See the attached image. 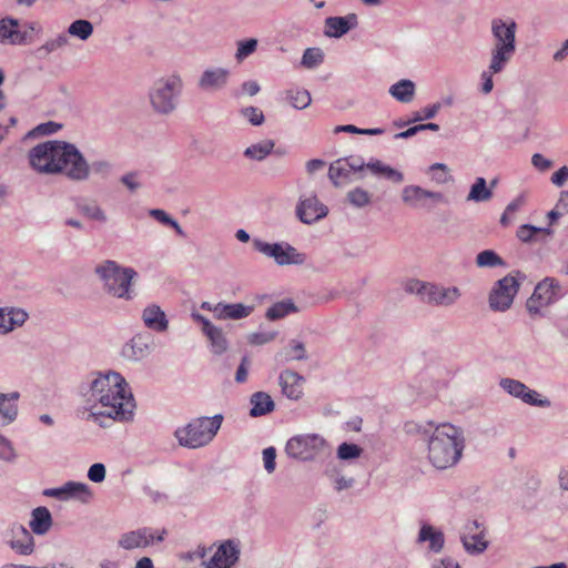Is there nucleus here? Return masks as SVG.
Returning a JSON list of instances; mask_svg holds the SVG:
<instances>
[{"label": "nucleus", "mask_w": 568, "mask_h": 568, "mask_svg": "<svg viewBox=\"0 0 568 568\" xmlns=\"http://www.w3.org/2000/svg\"><path fill=\"white\" fill-rule=\"evenodd\" d=\"M519 282L513 275L500 278L489 294V306L497 312L508 310L519 290Z\"/></svg>", "instance_id": "1a4fd4ad"}, {"label": "nucleus", "mask_w": 568, "mask_h": 568, "mask_svg": "<svg viewBox=\"0 0 568 568\" xmlns=\"http://www.w3.org/2000/svg\"><path fill=\"white\" fill-rule=\"evenodd\" d=\"M351 170L347 168L346 164H343L341 161H336L335 163L331 164L328 170L329 179L333 181L335 185H338L343 180H345Z\"/></svg>", "instance_id": "ea45409f"}, {"label": "nucleus", "mask_w": 568, "mask_h": 568, "mask_svg": "<svg viewBox=\"0 0 568 568\" xmlns=\"http://www.w3.org/2000/svg\"><path fill=\"white\" fill-rule=\"evenodd\" d=\"M369 168L376 172L385 174L387 178L394 180L395 182H402L403 181V174L395 171L394 169L389 166L383 165L381 162H376L369 165Z\"/></svg>", "instance_id": "3c124183"}, {"label": "nucleus", "mask_w": 568, "mask_h": 568, "mask_svg": "<svg viewBox=\"0 0 568 568\" xmlns=\"http://www.w3.org/2000/svg\"><path fill=\"white\" fill-rule=\"evenodd\" d=\"M521 204H523L521 200L517 199L507 205L505 212L503 213V215L500 217V224L503 226H508L511 224V222L515 217V214L520 209Z\"/></svg>", "instance_id": "09e8293b"}, {"label": "nucleus", "mask_w": 568, "mask_h": 568, "mask_svg": "<svg viewBox=\"0 0 568 568\" xmlns=\"http://www.w3.org/2000/svg\"><path fill=\"white\" fill-rule=\"evenodd\" d=\"M256 48H257L256 39H247V40L240 41L237 43V51H236L235 57L239 61H242L245 58H247L250 54L255 52Z\"/></svg>", "instance_id": "c03bdc74"}, {"label": "nucleus", "mask_w": 568, "mask_h": 568, "mask_svg": "<svg viewBox=\"0 0 568 568\" xmlns=\"http://www.w3.org/2000/svg\"><path fill=\"white\" fill-rule=\"evenodd\" d=\"M202 307L212 311L217 320H241L247 317L253 312L252 306H246L241 303H219L213 308L210 307L209 303H203Z\"/></svg>", "instance_id": "2eb2a0df"}, {"label": "nucleus", "mask_w": 568, "mask_h": 568, "mask_svg": "<svg viewBox=\"0 0 568 568\" xmlns=\"http://www.w3.org/2000/svg\"><path fill=\"white\" fill-rule=\"evenodd\" d=\"M28 31H21L18 20L1 19L0 20V42L10 44H21L27 41Z\"/></svg>", "instance_id": "6ab92c4d"}, {"label": "nucleus", "mask_w": 568, "mask_h": 568, "mask_svg": "<svg viewBox=\"0 0 568 568\" xmlns=\"http://www.w3.org/2000/svg\"><path fill=\"white\" fill-rule=\"evenodd\" d=\"M283 394L291 399H298L303 395L304 379L297 373L285 371L280 375Z\"/></svg>", "instance_id": "4be33fe9"}, {"label": "nucleus", "mask_w": 568, "mask_h": 568, "mask_svg": "<svg viewBox=\"0 0 568 568\" xmlns=\"http://www.w3.org/2000/svg\"><path fill=\"white\" fill-rule=\"evenodd\" d=\"M419 541H429L430 550L438 552L444 546V535L434 530L432 526L424 525L419 531Z\"/></svg>", "instance_id": "c85d7f7f"}, {"label": "nucleus", "mask_w": 568, "mask_h": 568, "mask_svg": "<svg viewBox=\"0 0 568 568\" xmlns=\"http://www.w3.org/2000/svg\"><path fill=\"white\" fill-rule=\"evenodd\" d=\"M255 248L268 257H273L278 265L302 264L304 256L287 243L254 242Z\"/></svg>", "instance_id": "9b49d317"}, {"label": "nucleus", "mask_w": 568, "mask_h": 568, "mask_svg": "<svg viewBox=\"0 0 568 568\" xmlns=\"http://www.w3.org/2000/svg\"><path fill=\"white\" fill-rule=\"evenodd\" d=\"M223 416L217 414L213 417H201L193 419L187 426L179 428L175 436L182 446L199 448L209 444L221 427Z\"/></svg>", "instance_id": "39448f33"}, {"label": "nucleus", "mask_w": 568, "mask_h": 568, "mask_svg": "<svg viewBox=\"0 0 568 568\" xmlns=\"http://www.w3.org/2000/svg\"><path fill=\"white\" fill-rule=\"evenodd\" d=\"M559 286L552 278H545L536 287L527 301V310L530 314H539L541 308L555 302L558 297Z\"/></svg>", "instance_id": "f8f14e48"}, {"label": "nucleus", "mask_w": 568, "mask_h": 568, "mask_svg": "<svg viewBox=\"0 0 568 568\" xmlns=\"http://www.w3.org/2000/svg\"><path fill=\"white\" fill-rule=\"evenodd\" d=\"M88 477L93 483H101L105 478V467L103 464H93L88 471Z\"/></svg>", "instance_id": "864d4df0"}, {"label": "nucleus", "mask_w": 568, "mask_h": 568, "mask_svg": "<svg viewBox=\"0 0 568 568\" xmlns=\"http://www.w3.org/2000/svg\"><path fill=\"white\" fill-rule=\"evenodd\" d=\"M7 324L10 325V331L17 326H21L28 318L27 312L20 308H12L6 313Z\"/></svg>", "instance_id": "a18cd8bd"}, {"label": "nucleus", "mask_w": 568, "mask_h": 568, "mask_svg": "<svg viewBox=\"0 0 568 568\" xmlns=\"http://www.w3.org/2000/svg\"><path fill=\"white\" fill-rule=\"evenodd\" d=\"M16 450L9 439L0 434V459L12 462L16 459Z\"/></svg>", "instance_id": "8fccbe9b"}, {"label": "nucleus", "mask_w": 568, "mask_h": 568, "mask_svg": "<svg viewBox=\"0 0 568 568\" xmlns=\"http://www.w3.org/2000/svg\"><path fill=\"white\" fill-rule=\"evenodd\" d=\"M20 395L18 392H13L7 395V399L0 403V415L4 419L6 424L12 423L18 415L17 400Z\"/></svg>", "instance_id": "7c9ffc66"}, {"label": "nucleus", "mask_w": 568, "mask_h": 568, "mask_svg": "<svg viewBox=\"0 0 568 568\" xmlns=\"http://www.w3.org/2000/svg\"><path fill=\"white\" fill-rule=\"evenodd\" d=\"M465 447L463 430L450 423L435 426L427 440V458L437 469L455 466Z\"/></svg>", "instance_id": "20e7f679"}, {"label": "nucleus", "mask_w": 568, "mask_h": 568, "mask_svg": "<svg viewBox=\"0 0 568 568\" xmlns=\"http://www.w3.org/2000/svg\"><path fill=\"white\" fill-rule=\"evenodd\" d=\"M286 99L295 109H305L307 108L311 102V94L305 89H291L286 91Z\"/></svg>", "instance_id": "c9c22d12"}, {"label": "nucleus", "mask_w": 568, "mask_h": 568, "mask_svg": "<svg viewBox=\"0 0 568 568\" xmlns=\"http://www.w3.org/2000/svg\"><path fill=\"white\" fill-rule=\"evenodd\" d=\"M91 397L97 403L93 415L115 420H129L133 416L135 402L128 383L119 373L99 374L91 384Z\"/></svg>", "instance_id": "f03ea898"}, {"label": "nucleus", "mask_w": 568, "mask_h": 568, "mask_svg": "<svg viewBox=\"0 0 568 568\" xmlns=\"http://www.w3.org/2000/svg\"><path fill=\"white\" fill-rule=\"evenodd\" d=\"M326 448V442L316 434L297 435L287 440L286 454L295 459L311 460L321 455Z\"/></svg>", "instance_id": "0eeeda50"}, {"label": "nucleus", "mask_w": 568, "mask_h": 568, "mask_svg": "<svg viewBox=\"0 0 568 568\" xmlns=\"http://www.w3.org/2000/svg\"><path fill=\"white\" fill-rule=\"evenodd\" d=\"M252 408L250 415L253 417L263 416L274 410V402L272 397L264 393H254L251 397Z\"/></svg>", "instance_id": "bb28decb"}, {"label": "nucleus", "mask_w": 568, "mask_h": 568, "mask_svg": "<svg viewBox=\"0 0 568 568\" xmlns=\"http://www.w3.org/2000/svg\"><path fill=\"white\" fill-rule=\"evenodd\" d=\"M426 199L442 200V194L430 192L420 186L409 185L403 190V201L409 204H417Z\"/></svg>", "instance_id": "cd10ccee"}, {"label": "nucleus", "mask_w": 568, "mask_h": 568, "mask_svg": "<svg viewBox=\"0 0 568 568\" xmlns=\"http://www.w3.org/2000/svg\"><path fill=\"white\" fill-rule=\"evenodd\" d=\"M239 558V549L231 540L222 544L210 561L206 568H230Z\"/></svg>", "instance_id": "f3484780"}, {"label": "nucleus", "mask_w": 568, "mask_h": 568, "mask_svg": "<svg viewBox=\"0 0 568 568\" xmlns=\"http://www.w3.org/2000/svg\"><path fill=\"white\" fill-rule=\"evenodd\" d=\"M500 386L510 395L520 398L524 403L536 406H546L549 405L548 400L538 399V393L529 389L524 383L511 379L504 378L500 381Z\"/></svg>", "instance_id": "4468645a"}, {"label": "nucleus", "mask_w": 568, "mask_h": 568, "mask_svg": "<svg viewBox=\"0 0 568 568\" xmlns=\"http://www.w3.org/2000/svg\"><path fill=\"white\" fill-rule=\"evenodd\" d=\"M242 114L253 124L261 125L264 122L263 112L256 106H248L242 110Z\"/></svg>", "instance_id": "603ef678"}, {"label": "nucleus", "mask_w": 568, "mask_h": 568, "mask_svg": "<svg viewBox=\"0 0 568 568\" xmlns=\"http://www.w3.org/2000/svg\"><path fill=\"white\" fill-rule=\"evenodd\" d=\"M531 163L537 170L541 172L549 170L552 165L550 160L546 159L542 154L539 153L532 155Z\"/></svg>", "instance_id": "4d7b16f0"}, {"label": "nucleus", "mask_w": 568, "mask_h": 568, "mask_svg": "<svg viewBox=\"0 0 568 568\" xmlns=\"http://www.w3.org/2000/svg\"><path fill=\"white\" fill-rule=\"evenodd\" d=\"M52 526V517L47 507L33 509L30 520V528L37 535L47 534Z\"/></svg>", "instance_id": "393cba45"}, {"label": "nucleus", "mask_w": 568, "mask_h": 568, "mask_svg": "<svg viewBox=\"0 0 568 568\" xmlns=\"http://www.w3.org/2000/svg\"><path fill=\"white\" fill-rule=\"evenodd\" d=\"M242 89L248 95H255L260 91V85L256 81H246L243 83Z\"/></svg>", "instance_id": "0e129e2a"}, {"label": "nucleus", "mask_w": 568, "mask_h": 568, "mask_svg": "<svg viewBox=\"0 0 568 568\" xmlns=\"http://www.w3.org/2000/svg\"><path fill=\"white\" fill-rule=\"evenodd\" d=\"M143 321L146 327L163 332L168 327L164 312L158 305H151L143 311Z\"/></svg>", "instance_id": "a878e982"}, {"label": "nucleus", "mask_w": 568, "mask_h": 568, "mask_svg": "<svg viewBox=\"0 0 568 568\" xmlns=\"http://www.w3.org/2000/svg\"><path fill=\"white\" fill-rule=\"evenodd\" d=\"M68 32L72 37H77L81 40H87L93 33V26L88 20H75L70 24Z\"/></svg>", "instance_id": "e433bc0d"}, {"label": "nucleus", "mask_w": 568, "mask_h": 568, "mask_svg": "<svg viewBox=\"0 0 568 568\" xmlns=\"http://www.w3.org/2000/svg\"><path fill=\"white\" fill-rule=\"evenodd\" d=\"M61 128L60 124L55 123V122H47V123H43V124H40L37 130L42 133V134H52V133H55L59 129Z\"/></svg>", "instance_id": "e2e57ef3"}, {"label": "nucleus", "mask_w": 568, "mask_h": 568, "mask_svg": "<svg viewBox=\"0 0 568 568\" xmlns=\"http://www.w3.org/2000/svg\"><path fill=\"white\" fill-rule=\"evenodd\" d=\"M150 215L153 216L160 223L173 227L180 236H184V232L179 225V223L175 220L171 219L163 210H151Z\"/></svg>", "instance_id": "37998d69"}, {"label": "nucleus", "mask_w": 568, "mask_h": 568, "mask_svg": "<svg viewBox=\"0 0 568 568\" xmlns=\"http://www.w3.org/2000/svg\"><path fill=\"white\" fill-rule=\"evenodd\" d=\"M291 349H292L291 358L302 359L305 357V348L302 343L293 341L292 345H291Z\"/></svg>", "instance_id": "680f3d73"}, {"label": "nucleus", "mask_w": 568, "mask_h": 568, "mask_svg": "<svg viewBox=\"0 0 568 568\" xmlns=\"http://www.w3.org/2000/svg\"><path fill=\"white\" fill-rule=\"evenodd\" d=\"M356 24L357 17L354 13L346 17H329L325 20V34L333 38H339Z\"/></svg>", "instance_id": "aec40b11"}, {"label": "nucleus", "mask_w": 568, "mask_h": 568, "mask_svg": "<svg viewBox=\"0 0 568 568\" xmlns=\"http://www.w3.org/2000/svg\"><path fill=\"white\" fill-rule=\"evenodd\" d=\"M138 174L135 172H130L122 176L121 181L122 183L131 191H135L140 184L136 181Z\"/></svg>", "instance_id": "052dcab7"}, {"label": "nucleus", "mask_w": 568, "mask_h": 568, "mask_svg": "<svg viewBox=\"0 0 568 568\" xmlns=\"http://www.w3.org/2000/svg\"><path fill=\"white\" fill-rule=\"evenodd\" d=\"M347 199L354 206L357 207L365 206L371 201L369 194L365 190L359 187L349 191L347 194Z\"/></svg>", "instance_id": "49530a36"}, {"label": "nucleus", "mask_w": 568, "mask_h": 568, "mask_svg": "<svg viewBox=\"0 0 568 568\" xmlns=\"http://www.w3.org/2000/svg\"><path fill=\"white\" fill-rule=\"evenodd\" d=\"M463 544L468 552H483L487 548V542L480 535H474L470 537H463Z\"/></svg>", "instance_id": "a19ab883"}, {"label": "nucleus", "mask_w": 568, "mask_h": 568, "mask_svg": "<svg viewBox=\"0 0 568 568\" xmlns=\"http://www.w3.org/2000/svg\"><path fill=\"white\" fill-rule=\"evenodd\" d=\"M420 131H422V125L418 124V125L408 128L407 130H405L403 132L397 133L396 138L397 139H408V138L414 136L416 133H418Z\"/></svg>", "instance_id": "69168bd1"}, {"label": "nucleus", "mask_w": 568, "mask_h": 568, "mask_svg": "<svg viewBox=\"0 0 568 568\" xmlns=\"http://www.w3.org/2000/svg\"><path fill=\"white\" fill-rule=\"evenodd\" d=\"M428 283H423L417 280H410L405 284V290L409 293H416L423 300Z\"/></svg>", "instance_id": "6e6d98bb"}, {"label": "nucleus", "mask_w": 568, "mask_h": 568, "mask_svg": "<svg viewBox=\"0 0 568 568\" xmlns=\"http://www.w3.org/2000/svg\"><path fill=\"white\" fill-rule=\"evenodd\" d=\"M324 55L318 48H308L305 50L302 64L306 68H314L323 62Z\"/></svg>", "instance_id": "79ce46f5"}, {"label": "nucleus", "mask_w": 568, "mask_h": 568, "mask_svg": "<svg viewBox=\"0 0 568 568\" xmlns=\"http://www.w3.org/2000/svg\"><path fill=\"white\" fill-rule=\"evenodd\" d=\"M550 234H551L550 229L536 227L530 224H524V225L519 226L517 230V237L521 242H525V243L536 240L539 235L545 237Z\"/></svg>", "instance_id": "f704fd0d"}, {"label": "nucleus", "mask_w": 568, "mask_h": 568, "mask_svg": "<svg viewBox=\"0 0 568 568\" xmlns=\"http://www.w3.org/2000/svg\"><path fill=\"white\" fill-rule=\"evenodd\" d=\"M275 143L272 140H264L256 144H252L244 151V155L246 158L262 161L265 159L273 150Z\"/></svg>", "instance_id": "473e14b6"}, {"label": "nucleus", "mask_w": 568, "mask_h": 568, "mask_svg": "<svg viewBox=\"0 0 568 568\" xmlns=\"http://www.w3.org/2000/svg\"><path fill=\"white\" fill-rule=\"evenodd\" d=\"M479 267H496L504 265L503 258L491 250L481 251L476 257Z\"/></svg>", "instance_id": "4c0bfd02"}, {"label": "nucleus", "mask_w": 568, "mask_h": 568, "mask_svg": "<svg viewBox=\"0 0 568 568\" xmlns=\"http://www.w3.org/2000/svg\"><path fill=\"white\" fill-rule=\"evenodd\" d=\"M97 273L111 295L119 298H131L130 286L136 272L131 267H120L113 261H105L97 267Z\"/></svg>", "instance_id": "423d86ee"}, {"label": "nucleus", "mask_w": 568, "mask_h": 568, "mask_svg": "<svg viewBox=\"0 0 568 568\" xmlns=\"http://www.w3.org/2000/svg\"><path fill=\"white\" fill-rule=\"evenodd\" d=\"M491 196L493 191L491 189L487 187L486 180L484 178H477L470 187L467 201L485 202L490 200Z\"/></svg>", "instance_id": "2f4dec72"}, {"label": "nucleus", "mask_w": 568, "mask_h": 568, "mask_svg": "<svg viewBox=\"0 0 568 568\" xmlns=\"http://www.w3.org/2000/svg\"><path fill=\"white\" fill-rule=\"evenodd\" d=\"M568 180V166H561L551 175V182L557 186H562Z\"/></svg>", "instance_id": "bf43d9fd"}, {"label": "nucleus", "mask_w": 568, "mask_h": 568, "mask_svg": "<svg viewBox=\"0 0 568 568\" xmlns=\"http://www.w3.org/2000/svg\"><path fill=\"white\" fill-rule=\"evenodd\" d=\"M327 213V207L315 195L301 199L296 207L297 217L305 224L314 223L325 217Z\"/></svg>", "instance_id": "ddd939ff"}, {"label": "nucleus", "mask_w": 568, "mask_h": 568, "mask_svg": "<svg viewBox=\"0 0 568 568\" xmlns=\"http://www.w3.org/2000/svg\"><path fill=\"white\" fill-rule=\"evenodd\" d=\"M276 450L274 447H267L263 450L264 467L268 474L275 469Z\"/></svg>", "instance_id": "5fc2aeb1"}, {"label": "nucleus", "mask_w": 568, "mask_h": 568, "mask_svg": "<svg viewBox=\"0 0 568 568\" xmlns=\"http://www.w3.org/2000/svg\"><path fill=\"white\" fill-rule=\"evenodd\" d=\"M181 81L176 77L161 79L155 84L150 93V100L155 111L160 113L171 112L174 104V97L179 92Z\"/></svg>", "instance_id": "6e6552de"}, {"label": "nucleus", "mask_w": 568, "mask_h": 568, "mask_svg": "<svg viewBox=\"0 0 568 568\" xmlns=\"http://www.w3.org/2000/svg\"><path fill=\"white\" fill-rule=\"evenodd\" d=\"M196 320L201 322L203 333L211 342V348L214 354H222L227 348V342L222 329L215 327L209 320L202 315H196Z\"/></svg>", "instance_id": "412c9836"}, {"label": "nucleus", "mask_w": 568, "mask_h": 568, "mask_svg": "<svg viewBox=\"0 0 568 568\" xmlns=\"http://www.w3.org/2000/svg\"><path fill=\"white\" fill-rule=\"evenodd\" d=\"M297 308L295 304L287 300V301H281L275 304H273L266 312V317L270 321H276L280 318L285 317L286 315L296 312Z\"/></svg>", "instance_id": "72a5a7b5"}, {"label": "nucleus", "mask_w": 568, "mask_h": 568, "mask_svg": "<svg viewBox=\"0 0 568 568\" xmlns=\"http://www.w3.org/2000/svg\"><path fill=\"white\" fill-rule=\"evenodd\" d=\"M415 92V85L410 80H400L389 88L393 98L400 102L412 101Z\"/></svg>", "instance_id": "c756f323"}, {"label": "nucleus", "mask_w": 568, "mask_h": 568, "mask_svg": "<svg viewBox=\"0 0 568 568\" xmlns=\"http://www.w3.org/2000/svg\"><path fill=\"white\" fill-rule=\"evenodd\" d=\"M558 210L568 213V191L561 193L560 199L557 203Z\"/></svg>", "instance_id": "774afa93"}, {"label": "nucleus", "mask_w": 568, "mask_h": 568, "mask_svg": "<svg viewBox=\"0 0 568 568\" xmlns=\"http://www.w3.org/2000/svg\"><path fill=\"white\" fill-rule=\"evenodd\" d=\"M165 535V529H152L144 527L122 534L119 538L118 545L125 550L145 548L154 541H162Z\"/></svg>", "instance_id": "9d476101"}, {"label": "nucleus", "mask_w": 568, "mask_h": 568, "mask_svg": "<svg viewBox=\"0 0 568 568\" xmlns=\"http://www.w3.org/2000/svg\"><path fill=\"white\" fill-rule=\"evenodd\" d=\"M230 72L223 68L205 70L199 81V87L205 91L222 89L229 79Z\"/></svg>", "instance_id": "5701e85b"}, {"label": "nucleus", "mask_w": 568, "mask_h": 568, "mask_svg": "<svg viewBox=\"0 0 568 568\" xmlns=\"http://www.w3.org/2000/svg\"><path fill=\"white\" fill-rule=\"evenodd\" d=\"M12 538L10 547L19 555H30L34 550V540L31 532L22 525H14L11 528Z\"/></svg>", "instance_id": "a211bd4d"}, {"label": "nucleus", "mask_w": 568, "mask_h": 568, "mask_svg": "<svg viewBox=\"0 0 568 568\" xmlns=\"http://www.w3.org/2000/svg\"><path fill=\"white\" fill-rule=\"evenodd\" d=\"M568 57V39L564 42L561 48L554 54L555 61H562Z\"/></svg>", "instance_id": "338daca9"}, {"label": "nucleus", "mask_w": 568, "mask_h": 568, "mask_svg": "<svg viewBox=\"0 0 568 568\" xmlns=\"http://www.w3.org/2000/svg\"><path fill=\"white\" fill-rule=\"evenodd\" d=\"M80 212L87 217L95 221H105V215L94 201H85L79 204Z\"/></svg>", "instance_id": "58836bf2"}, {"label": "nucleus", "mask_w": 568, "mask_h": 568, "mask_svg": "<svg viewBox=\"0 0 568 568\" xmlns=\"http://www.w3.org/2000/svg\"><path fill=\"white\" fill-rule=\"evenodd\" d=\"M460 292L457 287H440L428 284L423 301L436 305H450L458 300Z\"/></svg>", "instance_id": "dca6fc26"}, {"label": "nucleus", "mask_w": 568, "mask_h": 568, "mask_svg": "<svg viewBox=\"0 0 568 568\" xmlns=\"http://www.w3.org/2000/svg\"><path fill=\"white\" fill-rule=\"evenodd\" d=\"M47 496L61 497L62 495L77 497L82 501L91 498V491L85 484L69 481L62 488H53L44 491Z\"/></svg>", "instance_id": "b1692460"}, {"label": "nucleus", "mask_w": 568, "mask_h": 568, "mask_svg": "<svg viewBox=\"0 0 568 568\" xmlns=\"http://www.w3.org/2000/svg\"><path fill=\"white\" fill-rule=\"evenodd\" d=\"M274 333H253L248 336V342L253 345H263L274 338Z\"/></svg>", "instance_id": "13d9d810"}, {"label": "nucleus", "mask_w": 568, "mask_h": 568, "mask_svg": "<svg viewBox=\"0 0 568 568\" xmlns=\"http://www.w3.org/2000/svg\"><path fill=\"white\" fill-rule=\"evenodd\" d=\"M31 166L48 174L63 173L77 181L89 176L90 168L80 151L64 141H48L31 149L29 153Z\"/></svg>", "instance_id": "f257e3e1"}, {"label": "nucleus", "mask_w": 568, "mask_h": 568, "mask_svg": "<svg viewBox=\"0 0 568 568\" xmlns=\"http://www.w3.org/2000/svg\"><path fill=\"white\" fill-rule=\"evenodd\" d=\"M517 24L513 19H494L491 21V33L494 47L488 70L481 73V91L485 94L494 88L493 75L501 72L516 52Z\"/></svg>", "instance_id": "7ed1b4c3"}, {"label": "nucleus", "mask_w": 568, "mask_h": 568, "mask_svg": "<svg viewBox=\"0 0 568 568\" xmlns=\"http://www.w3.org/2000/svg\"><path fill=\"white\" fill-rule=\"evenodd\" d=\"M361 453L362 448L356 444L343 443L337 449L338 458L344 460L359 457Z\"/></svg>", "instance_id": "de8ad7c7"}]
</instances>
